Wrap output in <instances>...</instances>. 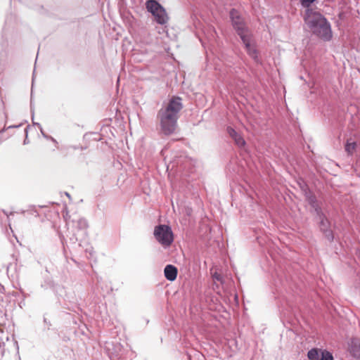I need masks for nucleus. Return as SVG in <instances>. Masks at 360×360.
<instances>
[{
    "instance_id": "obj_1",
    "label": "nucleus",
    "mask_w": 360,
    "mask_h": 360,
    "mask_svg": "<svg viewBox=\"0 0 360 360\" xmlns=\"http://www.w3.org/2000/svg\"><path fill=\"white\" fill-rule=\"evenodd\" d=\"M181 101L179 96H172L167 104L158 112L157 118L160 122V131L165 136L174 134L176 130L179 113L183 108Z\"/></svg>"
},
{
    "instance_id": "obj_2",
    "label": "nucleus",
    "mask_w": 360,
    "mask_h": 360,
    "mask_svg": "<svg viewBox=\"0 0 360 360\" xmlns=\"http://www.w3.org/2000/svg\"><path fill=\"white\" fill-rule=\"evenodd\" d=\"M304 21L312 34L324 41H329L333 37L330 23L327 18L312 8L305 10Z\"/></svg>"
},
{
    "instance_id": "obj_3",
    "label": "nucleus",
    "mask_w": 360,
    "mask_h": 360,
    "mask_svg": "<svg viewBox=\"0 0 360 360\" xmlns=\"http://www.w3.org/2000/svg\"><path fill=\"white\" fill-rule=\"evenodd\" d=\"M68 226L65 236H60L63 245L67 243L69 240L70 243L75 244L78 241H81L82 238L87 235V228L89 226L87 221L84 218L73 219L66 221Z\"/></svg>"
},
{
    "instance_id": "obj_4",
    "label": "nucleus",
    "mask_w": 360,
    "mask_h": 360,
    "mask_svg": "<svg viewBox=\"0 0 360 360\" xmlns=\"http://www.w3.org/2000/svg\"><path fill=\"white\" fill-rule=\"evenodd\" d=\"M153 235L156 240L164 248H168L174 241V234L171 227L165 224L155 226Z\"/></svg>"
},
{
    "instance_id": "obj_5",
    "label": "nucleus",
    "mask_w": 360,
    "mask_h": 360,
    "mask_svg": "<svg viewBox=\"0 0 360 360\" xmlns=\"http://www.w3.org/2000/svg\"><path fill=\"white\" fill-rule=\"evenodd\" d=\"M229 14L232 26L236 30L237 34L240 37V39L242 37H245L250 35L249 29L238 11L233 8L231 10Z\"/></svg>"
},
{
    "instance_id": "obj_6",
    "label": "nucleus",
    "mask_w": 360,
    "mask_h": 360,
    "mask_svg": "<svg viewBox=\"0 0 360 360\" xmlns=\"http://www.w3.org/2000/svg\"><path fill=\"white\" fill-rule=\"evenodd\" d=\"M241 41H243L245 48L248 54L251 57L255 62H258V54L257 50L255 46L251 43V36L250 34L245 37H242Z\"/></svg>"
},
{
    "instance_id": "obj_7",
    "label": "nucleus",
    "mask_w": 360,
    "mask_h": 360,
    "mask_svg": "<svg viewBox=\"0 0 360 360\" xmlns=\"http://www.w3.org/2000/svg\"><path fill=\"white\" fill-rule=\"evenodd\" d=\"M348 352L354 358L360 359V338H353L348 342Z\"/></svg>"
},
{
    "instance_id": "obj_8",
    "label": "nucleus",
    "mask_w": 360,
    "mask_h": 360,
    "mask_svg": "<svg viewBox=\"0 0 360 360\" xmlns=\"http://www.w3.org/2000/svg\"><path fill=\"white\" fill-rule=\"evenodd\" d=\"M319 227L321 231L324 234L325 237L329 240L332 241L333 240V234L332 231L330 229V222L327 217L324 216L323 217L319 218Z\"/></svg>"
},
{
    "instance_id": "obj_9",
    "label": "nucleus",
    "mask_w": 360,
    "mask_h": 360,
    "mask_svg": "<svg viewBox=\"0 0 360 360\" xmlns=\"http://www.w3.org/2000/svg\"><path fill=\"white\" fill-rule=\"evenodd\" d=\"M178 274L177 268L172 264H167L164 269V275L167 280L174 281Z\"/></svg>"
},
{
    "instance_id": "obj_10",
    "label": "nucleus",
    "mask_w": 360,
    "mask_h": 360,
    "mask_svg": "<svg viewBox=\"0 0 360 360\" xmlns=\"http://www.w3.org/2000/svg\"><path fill=\"white\" fill-rule=\"evenodd\" d=\"M227 133L239 147H242L245 144L244 139L232 127H227Z\"/></svg>"
},
{
    "instance_id": "obj_11",
    "label": "nucleus",
    "mask_w": 360,
    "mask_h": 360,
    "mask_svg": "<svg viewBox=\"0 0 360 360\" xmlns=\"http://www.w3.org/2000/svg\"><path fill=\"white\" fill-rule=\"evenodd\" d=\"M152 15L154 16L155 22L160 25H164L168 20V17L164 8Z\"/></svg>"
},
{
    "instance_id": "obj_12",
    "label": "nucleus",
    "mask_w": 360,
    "mask_h": 360,
    "mask_svg": "<svg viewBox=\"0 0 360 360\" xmlns=\"http://www.w3.org/2000/svg\"><path fill=\"white\" fill-rule=\"evenodd\" d=\"M146 8L151 14H155V12H158L163 7L155 0H148L146 2Z\"/></svg>"
},
{
    "instance_id": "obj_13",
    "label": "nucleus",
    "mask_w": 360,
    "mask_h": 360,
    "mask_svg": "<svg viewBox=\"0 0 360 360\" xmlns=\"http://www.w3.org/2000/svg\"><path fill=\"white\" fill-rule=\"evenodd\" d=\"M304 192L306 200L311 207H314L316 205L319 204L316 195L309 189L305 188Z\"/></svg>"
},
{
    "instance_id": "obj_14",
    "label": "nucleus",
    "mask_w": 360,
    "mask_h": 360,
    "mask_svg": "<svg viewBox=\"0 0 360 360\" xmlns=\"http://www.w3.org/2000/svg\"><path fill=\"white\" fill-rule=\"evenodd\" d=\"M350 139H347L345 144V150L347 154L349 156L352 155L356 150L357 144L356 141H350Z\"/></svg>"
},
{
    "instance_id": "obj_15",
    "label": "nucleus",
    "mask_w": 360,
    "mask_h": 360,
    "mask_svg": "<svg viewBox=\"0 0 360 360\" xmlns=\"http://www.w3.org/2000/svg\"><path fill=\"white\" fill-rule=\"evenodd\" d=\"M321 349L312 348L307 352V357L309 360H319Z\"/></svg>"
},
{
    "instance_id": "obj_16",
    "label": "nucleus",
    "mask_w": 360,
    "mask_h": 360,
    "mask_svg": "<svg viewBox=\"0 0 360 360\" xmlns=\"http://www.w3.org/2000/svg\"><path fill=\"white\" fill-rule=\"evenodd\" d=\"M333 356L331 352L326 349L321 350V356L319 360H333Z\"/></svg>"
},
{
    "instance_id": "obj_17",
    "label": "nucleus",
    "mask_w": 360,
    "mask_h": 360,
    "mask_svg": "<svg viewBox=\"0 0 360 360\" xmlns=\"http://www.w3.org/2000/svg\"><path fill=\"white\" fill-rule=\"evenodd\" d=\"M37 127H38L39 129L40 130V132H41V135L43 136V137L47 140L51 141L56 145V146H57L58 141L53 137L46 134L44 131V129L39 123H37Z\"/></svg>"
},
{
    "instance_id": "obj_18",
    "label": "nucleus",
    "mask_w": 360,
    "mask_h": 360,
    "mask_svg": "<svg viewBox=\"0 0 360 360\" xmlns=\"http://www.w3.org/2000/svg\"><path fill=\"white\" fill-rule=\"evenodd\" d=\"M6 114L4 112V103L1 98H0V124L5 121Z\"/></svg>"
},
{
    "instance_id": "obj_19",
    "label": "nucleus",
    "mask_w": 360,
    "mask_h": 360,
    "mask_svg": "<svg viewBox=\"0 0 360 360\" xmlns=\"http://www.w3.org/2000/svg\"><path fill=\"white\" fill-rule=\"evenodd\" d=\"M311 207L314 209V212L316 213V214L319 217V219L326 216L324 214V213L323 212L321 207L319 206V204H317V205H316V206Z\"/></svg>"
},
{
    "instance_id": "obj_20",
    "label": "nucleus",
    "mask_w": 360,
    "mask_h": 360,
    "mask_svg": "<svg viewBox=\"0 0 360 360\" xmlns=\"http://www.w3.org/2000/svg\"><path fill=\"white\" fill-rule=\"evenodd\" d=\"M316 0H300V4L303 8L306 9L310 8L311 5L314 3Z\"/></svg>"
},
{
    "instance_id": "obj_21",
    "label": "nucleus",
    "mask_w": 360,
    "mask_h": 360,
    "mask_svg": "<svg viewBox=\"0 0 360 360\" xmlns=\"http://www.w3.org/2000/svg\"><path fill=\"white\" fill-rule=\"evenodd\" d=\"M53 286V283L51 280L45 281L44 283L41 285V287L44 289L51 288Z\"/></svg>"
},
{
    "instance_id": "obj_22",
    "label": "nucleus",
    "mask_w": 360,
    "mask_h": 360,
    "mask_svg": "<svg viewBox=\"0 0 360 360\" xmlns=\"http://www.w3.org/2000/svg\"><path fill=\"white\" fill-rule=\"evenodd\" d=\"M30 111L32 114V119H34V101H33V94L32 91H31V97H30Z\"/></svg>"
},
{
    "instance_id": "obj_23",
    "label": "nucleus",
    "mask_w": 360,
    "mask_h": 360,
    "mask_svg": "<svg viewBox=\"0 0 360 360\" xmlns=\"http://www.w3.org/2000/svg\"><path fill=\"white\" fill-rule=\"evenodd\" d=\"M25 212H28L30 214H34L35 217H38L39 216V214L37 213V212L35 210V207L34 206H31L30 209L27 210V211L22 210L21 213H25Z\"/></svg>"
},
{
    "instance_id": "obj_24",
    "label": "nucleus",
    "mask_w": 360,
    "mask_h": 360,
    "mask_svg": "<svg viewBox=\"0 0 360 360\" xmlns=\"http://www.w3.org/2000/svg\"><path fill=\"white\" fill-rule=\"evenodd\" d=\"M28 127H26L25 129V139H24V141H23V144L24 145H26V144H28L29 143V139H28V137H27V133H28Z\"/></svg>"
},
{
    "instance_id": "obj_25",
    "label": "nucleus",
    "mask_w": 360,
    "mask_h": 360,
    "mask_svg": "<svg viewBox=\"0 0 360 360\" xmlns=\"http://www.w3.org/2000/svg\"><path fill=\"white\" fill-rule=\"evenodd\" d=\"M44 322L45 323V324L47 326V328L49 329L50 328V326H51L50 321H48L47 319L46 318L44 319Z\"/></svg>"
},
{
    "instance_id": "obj_26",
    "label": "nucleus",
    "mask_w": 360,
    "mask_h": 360,
    "mask_svg": "<svg viewBox=\"0 0 360 360\" xmlns=\"http://www.w3.org/2000/svg\"><path fill=\"white\" fill-rule=\"evenodd\" d=\"M214 278L216 280L219 281V280H220V275L215 274L214 275Z\"/></svg>"
},
{
    "instance_id": "obj_27",
    "label": "nucleus",
    "mask_w": 360,
    "mask_h": 360,
    "mask_svg": "<svg viewBox=\"0 0 360 360\" xmlns=\"http://www.w3.org/2000/svg\"><path fill=\"white\" fill-rule=\"evenodd\" d=\"M4 213L8 217L10 215L13 214V212H10L9 214L6 212L5 211H4Z\"/></svg>"
},
{
    "instance_id": "obj_28",
    "label": "nucleus",
    "mask_w": 360,
    "mask_h": 360,
    "mask_svg": "<svg viewBox=\"0 0 360 360\" xmlns=\"http://www.w3.org/2000/svg\"><path fill=\"white\" fill-rule=\"evenodd\" d=\"M4 131V129L0 130V134ZM3 140L0 138V144L2 143Z\"/></svg>"
},
{
    "instance_id": "obj_29",
    "label": "nucleus",
    "mask_w": 360,
    "mask_h": 360,
    "mask_svg": "<svg viewBox=\"0 0 360 360\" xmlns=\"http://www.w3.org/2000/svg\"><path fill=\"white\" fill-rule=\"evenodd\" d=\"M3 68L1 66V62L0 61V73L2 72Z\"/></svg>"
},
{
    "instance_id": "obj_30",
    "label": "nucleus",
    "mask_w": 360,
    "mask_h": 360,
    "mask_svg": "<svg viewBox=\"0 0 360 360\" xmlns=\"http://www.w3.org/2000/svg\"><path fill=\"white\" fill-rule=\"evenodd\" d=\"M37 123H38V122H33V124H34V125H35V126H37Z\"/></svg>"
},
{
    "instance_id": "obj_31",
    "label": "nucleus",
    "mask_w": 360,
    "mask_h": 360,
    "mask_svg": "<svg viewBox=\"0 0 360 360\" xmlns=\"http://www.w3.org/2000/svg\"><path fill=\"white\" fill-rule=\"evenodd\" d=\"M66 195H67V197H68V198H70V194H69L68 193H66Z\"/></svg>"
},
{
    "instance_id": "obj_32",
    "label": "nucleus",
    "mask_w": 360,
    "mask_h": 360,
    "mask_svg": "<svg viewBox=\"0 0 360 360\" xmlns=\"http://www.w3.org/2000/svg\"><path fill=\"white\" fill-rule=\"evenodd\" d=\"M17 127V126H9L8 128Z\"/></svg>"
},
{
    "instance_id": "obj_33",
    "label": "nucleus",
    "mask_w": 360,
    "mask_h": 360,
    "mask_svg": "<svg viewBox=\"0 0 360 360\" xmlns=\"http://www.w3.org/2000/svg\"><path fill=\"white\" fill-rule=\"evenodd\" d=\"M91 251H92V248H91V250H90V255H92Z\"/></svg>"
},
{
    "instance_id": "obj_34",
    "label": "nucleus",
    "mask_w": 360,
    "mask_h": 360,
    "mask_svg": "<svg viewBox=\"0 0 360 360\" xmlns=\"http://www.w3.org/2000/svg\"><path fill=\"white\" fill-rule=\"evenodd\" d=\"M32 82L34 81V77L32 79Z\"/></svg>"
}]
</instances>
